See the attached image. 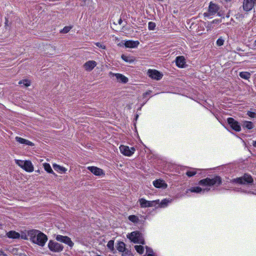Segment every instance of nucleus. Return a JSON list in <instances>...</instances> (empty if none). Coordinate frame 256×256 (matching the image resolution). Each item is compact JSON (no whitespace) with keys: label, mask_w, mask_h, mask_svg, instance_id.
<instances>
[{"label":"nucleus","mask_w":256,"mask_h":256,"mask_svg":"<svg viewBox=\"0 0 256 256\" xmlns=\"http://www.w3.org/2000/svg\"><path fill=\"white\" fill-rule=\"evenodd\" d=\"M134 248L140 254H142L144 252V248L141 245H136L134 246Z\"/></svg>","instance_id":"obj_28"},{"label":"nucleus","mask_w":256,"mask_h":256,"mask_svg":"<svg viewBox=\"0 0 256 256\" xmlns=\"http://www.w3.org/2000/svg\"><path fill=\"white\" fill-rule=\"evenodd\" d=\"M120 152L125 156H130L135 152L136 149L134 147H129L126 146L121 145L120 146Z\"/></svg>","instance_id":"obj_6"},{"label":"nucleus","mask_w":256,"mask_h":256,"mask_svg":"<svg viewBox=\"0 0 256 256\" xmlns=\"http://www.w3.org/2000/svg\"><path fill=\"white\" fill-rule=\"evenodd\" d=\"M0 256H7V255L2 251H0Z\"/></svg>","instance_id":"obj_43"},{"label":"nucleus","mask_w":256,"mask_h":256,"mask_svg":"<svg viewBox=\"0 0 256 256\" xmlns=\"http://www.w3.org/2000/svg\"><path fill=\"white\" fill-rule=\"evenodd\" d=\"M254 6V2L253 0H244L243 8L244 11L248 12L252 9Z\"/></svg>","instance_id":"obj_13"},{"label":"nucleus","mask_w":256,"mask_h":256,"mask_svg":"<svg viewBox=\"0 0 256 256\" xmlns=\"http://www.w3.org/2000/svg\"><path fill=\"white\" fill-rule=\"evenodd\" d=\"M224 40L222 38H220L216 41V44L218 46H221L224 44Z\"/></svg>","instance_id":"obj_40"},{"label":"nucleus","mask_w":256,"mask_h":256,"mask_svg":"<svg viewBox=\"0 0 256 256\" xmlns=\"http://www.w3.org/2000/svg\"><path fill=\"white\" fill-rule=\"evenodd\" d=\"M138 202L142 208H146L154 206L155 204H158L159 200L149 201L142 198L139 199Z\"/></svg>","instance_id":"obj_8"},{"label":"nucleus","mask_w":256,"mask_h":256,"mask_svg":"<svg viewBox=\"0 0 256 256\" xmlns=\"http://www.w3.org/2000/svg\"><path fill=\"white\" fill-rule=\"evenodd\" d=\"M127 237L134 243L144 244V239L139 232H133L128 234Z\"/></svg>","instance_id":"obj_4"},{"label":"nucleus","mask_w":256,"mask_h":256,"mask_svg":"<svg viewBox=\"0 0 256 256\" xmlns=\"http://www.w3.org/2000/svg\"><path fill=\"white\" fill-rule=\"evenodd\" d=\"M140 42L138 40H126L124 42V44L126 47L131 48H134L138 46Z\"/></svg>","instance_id":"obj_16"},{"label":"nucleus","mask_w":256,"mask_h":256,"mask_svg":"<svg viewBox=\"0 0 256 256\" xmlns=\"http://www.w3.org/2000/svg\"><path fill=\"white\" fill-rule=\"evenodd\" d=\"M148 74L152 78L156 80H160L162 76L160 72L155 70H149L148 72Z\"/></svg>","instance_id":"obj_12"},{"label":"nucleus","mask_w":256,"mask_h":256,"mask_svg":"<svg viewBox=\"0 0 256 256\" xmlns=\"http://www.w3.org/2000/svg\"><path fill=\"white\" fill-rule=\"evenodd\" d=\"M176 62L178 67L182 68L186 64L185 59L182 56H178L176 58Z\"/></svg>","instance_id":"obj_18"},{"label":"nucleus","mask_w":256,"mask_h":256,"mask_svg":"<svg viewBox=\"0 0 256 256\" xmlns=\"http://www.w3.org/2000/svg\"><path fill=\"white\" fill-rule=\"evenodd\" d=\"M253 146L256 148V140L253 142Z\"/></svg>","instance_id":"obj_45"},{"label":"nucleus","mask_w":256,"mask_h":256,"mask_svg":"<svg viewBox=\"0 0 256 256\" xmlns=\"http://www.w3.org/2000/svg\"><path fill=\"white\" fill-rule=\"evenodd\" d=\"M122 58L125 62H129V63H132L134 62V58L132 56H128L124 54H122Z\"/></svg>","instance_id":"obj_23"},{"label":"nucleus","mask_w":256,"mask_h":256,"mask_svg":"<svg viewBox=\"0 0 256 256\" xmlns=\"http://www.w3.org/2000/svg\"><path fill=\"white\" fill-rule=\"evenodd\" d=\"M28 236L30 241L40 246L43 247L48 241V236L40 231L32 230L28 231Z\"/></svg>","instance_id":"obj_2"},{"label":"nucleus","mask_w":256,"mask_h":256,"mask_svg":"<svg viewBox=\"0 0 256 256\" xmlns=\"http://www.w3.org/2000/svg\"><path fill=\"white\" fill-rule=\"evenodd\" d=\"M64 244L68 245L70 248H72L74 245V242L72 241L71 239L68 236H67L66 239L65 240Z\"/></svg>","instance_id":"obj_29"},{"label":"nucleus","mask_w":256,"mask_h":256,"mask_svg":"<svg viewBox=\"0 0 256 256\" xmlns=\"http://www.w3.org/2000/svg\"><path fill=\"white\" fill-rule=\"evenodd\" d=\"M43 166L44 168V169L49 174H54V171L52 170L50 164L48 163H44L43 164Z\"/></svg>","instance_id":"obj_26"},{"label":"nucleus","mask_w":256,"mask_h":256,"mask_svg":"<svg viewBox=\"0 0 256 256\" xmlns=\"http://www.w3.org/2000/svg\"><path fill=\"white\" fill-rule=\"evenodd\" d=\"M254 45L256 46V40L254 42Z\"/></svg>","instance_id":"obj_46"},{"label":"nucleus","mask_w":256,"mask_h":256,"mask_svg":"<svg viewBox=\"0 0 256 256\" xmlns=\"http://www.w3.org/2000/svg\"><path fill=\"white\" fill-rule=\"evenodd\" d=\"M66 237L67 236H64L58 234L56 236V238L58 241L64 243Z\"/></svg>","instance_id":"obj_31"},{"label":"nucleus","mask_w":256,"mask_h":256,"mask_svg":"<svg viewBox=\"0 0 256 256\" xmlns=\"http://www.w3.org/2000/svg\"><path fill=\"white\" fill-rule=\"evenodd\" d=\"M228 124L230 125V127L236 132H240L241 130L240 125L238 122L232 118H229L227 120Z\"/></svg>","instance_id":"obj_11"},{"label":"nucleus","mask_w":256,"mask_h":256,"mask_svg":"<svg viewBox=\"0 0 256 256\" xmlns=\"http://www.w3.org/2000/svg\"><path fill=\"white\" fill-rule=\"evenodd\" d=\"M50 1H52L53 0H49Z\"/></svg>","instance_id":"obj_49"},{"label":"nucleus","mask_w":256,"mask_h":256,"mask_svg":"<svg viewBox=\"0 0 256 256\" xmlns=\"http://www.w3.org/2000/svg\"><path fill=\"white\" fill-rule=\"evenodd\" d=\"M244 126L248 129L250 130L253 128V124L251 122H245Z\"/></svg>","instance_id":"obj_33"},{"label":"nucleus","mask_w":256,"mask_h":256,"mask_svg":"<svg viewBox=\"0 0 256 256\" xmlns=\"http://www.w3.org/2000/svg\"><path fill=\"white\" fill-rule=\"evenodd\" d=\"M125 244L124 242H120L118 243L116 248L120 252H122L126 249Z\"/></svg>","instance_id":"obj_25"},{"label":"nucleus","mask_w":256,"mask_h":256,"mask_svg":"<svg viewBox=\"0 0 256 256\" xmlns=\"http://www.w3.org/2000/svg\"><path fill=\"white\" fill-rule=\"evenodd\" d=\"M138 118V116L137 115V116H136V118Z\"/></svg>","instance_id":"obj_48"},{"label":"nucleus","mask_w":256,"mask_h":256,"mask_svg":"<svg viewBox=\"0 0 256 256\" xmlns=\"http://www.w3.org/2000/svg\"><path fill=\"white\" fill-rule=\"evenodd\" d=\"M122 256H132V254L130 250L126 248L125 250L122 252Z\"/></svg>","instance_id":"obj_38"},{"label":"nucleus","mask_w":256,"mask_h":256,"mask_svg":"<svg viewBox=\"0 0 256 256\" xmlns=\"http://www.w3.org/2000/svg\"><path fill=\"white\" fill-rule=\"evenodd\" d=\"M252 194H255V193H254V192H252Z\"/></svg>","instance_id":"obj_47"},{"label":"nucleus","mask_w":256,"mask_h":256,"mask_svg":"<svg viewBox=\"0 0 256 256\" xmlns=\"http://www.w3.org/2000/svg\"><path fill=\"white\" fill-rule=\"evenodd\" d=\"M18 84H23L26 86H30V81L28 80H20L18 82Z\"/></svg>","instance_id":"obj_36"},{"label":"nucleus","mask_w":256,"mask_h":256,"mask_svg":"<svg viewBox=\"0 0 256 256\" xmlns=\"http://www.w3.org/2000/svg\"><path fill=\"white\" fill-rule=\"evenodd\" d=\"M72 28V26H66L64 27V28L60 31V32L62 34H66L68 32H70V30Z\"/></svg>","instance_id":"obj_32"},{"label":"nucleus","mask_w":256,"mask_h":256,"mask_svg":"<svg viewBox=\"0 0 256 256\" xmlns=\"http://www.w3.org/2000/svg\"><path fill=\"white\" fill-rule=\"evenodd\" d=\"M15 162L20 167L28 172H32L34 170V166L30 160H16Z\"/></svg>","instance_id":"obj_3"},{"label":"nucleus","mask_w":256,"mask_h":256,"mask_svg":"<svg viewBox=\"0 0 256 256\" xmlns=\"http://www.w3.org/2000/svg\"><path fill=\"white\" fill-rule=\"evenodd\" d=\"M146 256H154V252L151 248L146 246Z\"/></svg>","instance_id":"obj_35"},{"label":"nucleus","mask_w":256,"mask_h":256,"mask_svg":"<svg viewBox=\"0 0 256 256\" xmlns=\"http://www.w3.org/2000/svg\"><path fill=\"white\" fill-rule=\"evenodd\" d=\"M239 76L242 78H244L245 80H248L250 77V74L248 72H240V73Z\"/></svg>","instance_id":"obj_27"},{"label":"nucleus","mask_w":256,"mask_h":256,"mask_svg":"<svg viewBox=\"0 0 256 256\" xmlns=\"http://www.w3.org/2000/svg\"><path fill=\"white\" fill-rule=\"evenodd\" d=\"M222 183L221 178L216 176L212 178H207L199 181V186L191 187L186 190V193L205 194L211 190L213 186H218Z\"/></svg>","instance_id":"obj_1"},{"label":"nucleus","mask_w":256,"mask_h":256,"mask_svg":"<svg viewBox=\"0 0 256 256\" xmlns=\"http://www.w3.org/2000/svg\"><path fill=\"white\" fill-rule=\"evenodd\" d=\"M8 20L7 19H6V22H5L6 28H7L6 26H8Z\"/></svg>","instance_id":"obj_44"},{"label":"nucleus","mask_w":256,"mask_h":256,"mask_svg":"<svg viewBox=\"0 0 256 256\" xmlns=\"http://www.w3.org/2000/svg\"><path fill=\"white\" fill-rule=\"evenodd\" d=\"M48 248L50 251L54 252H59L62 251L64 248L61 244L52 240L48 242Z\"/></svg>","instance_id":"obj_5"},{"label":"nucleus","mask_w":256,"mask_h":256,"mask_svg":"<svg viewBox=\"0 0 256 256\" xmlns=\"http://www.w3.org/2000/svg\"><path fill=\"white\" fill-rule=\"evenodd\" d=\"M107 246L110 250H112L114 248V242L110 240L107 244Z\"/></svg>","instance_id":"obj_37"},{"label":"nucleus","mask_w":256,"mask_h":256,"mask_svg":"<svg viewBox=\"0 0 256 256\" xmlns=\"http://www.w3.org/2000/svg\"><path fill=\"white\" fill-rule=\"evenodd\" d=\"M95 44H96V45L97 46H98L100 48H101L102 49H105L106 48L104 44H102L100 43V42H96Z\"/></svg>","instance_id":"obj_42"},{"label":"nucleus","mask_w":256,"mask_h":256,"mask_svg":"<svg viewBox=\"0 0 256 256\" xmlns=\"http://www.w3.org/2000/svg\"><path fill=\"white\" fill-rule=\"evenodd\" d=\"M97 65V63L94 60H88L84 64V68L86 71L92 70Z\"/></svg>","instance_id":"obj_14"},{"label":"nucleus","mask_w":256,"mask_h":256,"mask_svg":"<svg viewBox=\"0 0 256 256\" xmlns=\"http://www.w3.org/2000/svg\"><path fill=\"white\" fill-rule=\"evenodd\" d=\"M6 236L8 238H20V234L15 231L11 230L6 233Z\"/></svg>","instance_id":"obj_21"},{"label":"nucleus","mask_w":256,"mask_h":256,"mask_svg":"<svg viewBox=\"0 0 256 256\" xmlns=\"http://www.w3.org/2000/svg\"><path fill=\"white\" fill-rule=\"evenodd\" d=\"M200 171V169L190 168L186 172V174L188 177H192L198 174Z\"/></svg>","instance_id":"obj_22"},{"label":"nucleus","mask_w":256,"mask_h":256,"mask_svg":"<svg viewBox=\"0 0 256 256\" xmlns=\"http://www.w3.org/2000/svg\"><path fill=\"white\" fill-rule=\"evenodd\" d=\"M234 182L240 184H250L253 182V179L250 175L245 174L242 177L234 180Z\"/></svg>","instance_id":"obj_7"},{"label":"nucleus","mask_w":256,"mask_h":256,"mask_svg":"<svg viewBox=\"0 0 256 256\" xmlns=\"http://www.w3.org/2000/svg\"><path fill=\"white\" fill-rule=\"evenodd\" d=\"M153 184L156 188L162 189L166 188L168 186L165 182L160 179L154 180L153 182Z\"/></svg>","instance_id":"obj_15"},{"label":"nucleus","mask_w":256,"mask_h":256,"mask_svg":"<svg viewBox=\"0 0 256 256\" xmlns=\"http://www.w3.org/2000/svg\"><path fill=\"white\" fill-rule=\"evenodd\" d=\"M88 169L96 176H100L104 174L102 170L96 166H88Z\"/></svg>","instance_id":"obj_17"},{"label":"nucleus","mask_w":256,"mask_h":256,"mask_svg":"<svg viewBox=\"0 0 256 256\" xmlns=\"http://www.w3.org/2000/svg\"><path fill=\"white\" fill-rule=\"evenodd\" d=\"M109 76H114L118 82L123 84H126L128 82V78L124 75L119 73H114L110 72Z\"/></svg>","instance_id":"obj_10"},{"label":"nucleus","mask_w":256,"mask_h":256,"mask_svg":"<svg viewBox=\"0 0 256 256\" xmlns=\"http://www.w3.org/2000/svg\"><path fill=\"white\" fill-rule=\"evenodd\" d=\"M247 114L252 118H254L256 116V114L254 112L248 111L247 112Z\"/></svg>","instance_id":"obj_41"},{"label":"nucleus","mask_w":256,"mask_h":256,"mask_svg":"<svg viewBox=\"0 0 256 256\" xmlns=\"http://www.w3.org/2000/svg\"><path fill=\"white\" fill-rule=\"evenodd\" d=\"M16 142H18L19 143L22 144H24L26 145H28V146H34V144L32 142H30L28 140L22 138L20 137H18V136L16 137Z\"/></svg>","instance_id":"obj_20"},{"label":"nucleus","mask_w":256,"mask_h":256,"mask_svg":"<svg viewBox=\"0 0 256 256\" xmlns=\"http://www.w3.org/2000/svg\"><path fill=\"white\" fill-rule=\"evenodd\" d=\"M148 29L150 30H154L156 27V24L153 22H149L148 24Z\"/></svg>","instance_id":"obj_39"},{"label":"nucleus","mask_w":256,"mask_h":256,"mask_svg":"<svg viewBox=\"0 0 256 256\" xmlns=\"http://www.w3.org/2000/svg\"><path fill=\"white\" fill-rule=\"evenodd\" d=\"M128 219L131 222L134 224H138L140 222L139 218L135 215H130L128 217Z\"/></svg>","instance_id":"obj_24"},{"label":"nucleus","mask_w":256,"mask_h":256,"mask_svg":"<svg viewBox=\"0 0 256 256\" xmlns=\"http://www.w3.org/2000/svg\"><path fill=\"white\" fill-rule=\"evenodd\" d=\"M54 170L60 174H64L67 171V169L56 164H52Z\"/></svg>","instance_id":"obj_19"},{"label":"nucleus","mask_w":256,"mask_h":256,"mask_svg":"<svg viewBox=\"0 0 256 256\" xmlns=\"http://www.w3.org/2000/svg\"><path fill=\"white\" fill-rule=\"evenodd\" d=\"M20 238L22 240H28L29 239V236H28V232H22L20 234Z\"/></svg>","instance_id":"obj_34"},{"label":"nucleus","mask_w":256,"mask_h":256,"mask_svg":"<svg viewBox=\"0 0 256 256\" xmlns=\"http://www.w3.org/2000/svg\"><path fill=\"white\" fill-rule=\"evenodd\" d=\"M218 10V6L216 4L210 2L208 7V12H204V15L205 17L209 18L215 14Z\"/></svg>","instance_id":"obj_9"},{"label":"nucleus","mask_w":256,"mask_h":256,"mask_svg":"<svg viewBox=\"0 0 256 256\" xmlns=\"http://www.w3.org/2000/svg\"><path fill=\"white\" fill-rule=\"evenodd\" d=\"M172 200H170L168 199H164L162 200L160 203V206L162 207H165L168 206V204L171 202Z\"/></svg>","instance_id":"obj_30"}]
</instances>
